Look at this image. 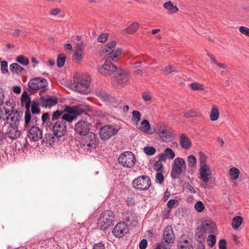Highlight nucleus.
Wrapping results in <instances>:
<instances>
[{
	"label": "nucleus",
	"instance_id": "f257e3e1",
	"mask_svg": "<svg viewBox=\"0 0 249 249\" xmlns=\"http://www.w3.org/2000/svg\"><path fill=\"white\" fill-rule=\"evenodd\" d=\"M88 108L89 106L83 104L72 107L66 106L64 111L66 113L63 114L61 120H63L65 122L67 121L70 123L73 120H75L77 116L81 114H84L86 116V119H87V118H90V116L85 112V111L88 110Z\"/></svg>",
	"mask_w": 249,
	"mask_h": 249
},
{
	"label": "nucleus",
	"instance_id": "f03ea898",
	"mask_svg": "<svg viewBox=\"0 0 249 249\" xmlns=\"http://www.w3.org/2000/svg\"><path fill=\"white\" fill-rule=\"evenodd\" d=\"M90 81L91 78L88 75L76 74L73 77V82L71 86L77 92L88 94L90 92L89 86Z\"/></svg>",
	"mask_w": 249,
	"mask_h": 249
},
{
	"label": "nucleus",
	"instance_id": "7ed1b4c3",
	"mask_svg": "<svg viewBox=\"0 0 249 249\" xmlns=\"http://www.w3.org/2000/svg\"><path fill=\"white\" fill-rule=\"evenodd\" d=\"M28 91L31 94H34L37 90H40V95H41L47 90L48 82L46 79L41 77H37L31 79L28 84Z\"/></svg>",
	"mask_w": 249,
	"mask_h": 249
},
{
	"label": "nucleus",
	"instance_id": "20e7f679",
	"mask_svg": "<svg viewBox=\"0 0 249 249\" xmlns=\"http://www.w3.org/2000/svg\"><path fill=\"white\" fill-rule=\"evenodd\" d=\"M114 214L110 210L104 211L100 215L98 220V225L102 231H105L113 225Z\"/></svg>",
	"mask_w": 249,
	"mask_h": 249
},
{
	"label": "nucleus",
	"instance_id": "39448f33",
	"mask_svg": "<svg viewBox=\"0 0 249 249\" xmlns=\"http://www.w3.org/2000/svg\"><path fill=\"white\" fill-rule=\"evenodd\" d=\"M99 140L97 135L92 132H89L83 136L81 144L84 149L93 151L98 145Z\"/></svg>",
	"mask_w": 249,
	"mask_h": 249
},
{
	"label": "nucleus",
	"instance_id": "423d86ee",
	"mask_svg": "<svg viewBox=\"0 0 249 249\" xmlns=\"http://www.w3.org/2000/svg\"><path fill=\"white\" fill-rule=\"evenodd\" d=\"M116 44L115 41H111L102 47V52L106 53L107 58L111 59L113 62H116L117 58L122 53V50L120 48L114 50Z\"/></svg>",
	"mask_w": 249,
	"mask_h": 249
},
{
	"label": "nucleus",
	"instance_id": "0eeeda50",
	"mask_svg": "<svg viewBox=\"0 0 249 249\" xmlns=\"http://www.w3.org/2000/svg\"><path fill=\"white\" fill-rule=\"evenodd\" d=\"M129 78L128 72L119 67L114 74V85L118 88H123L128 83Z\"/></svg>",
	"mask_w": 249,
	"mask_h": 249
},
{
	"label": "nucleus",
	"instance_id": "6e6552de",
	"mask_svg": "<svg viewBox=\"0 0 249 249\" xmlns=\"http://www.w3.org/2000/svg\"><path fill=\"white\" fill-rule=\"evenodd\" d=\"M132 185L137 190L146 191L151 186V180L148 176H140L132 181Z\"/></svg>",
	"mask_w": 249,
	"mask_h": 249
},
{
	"label": "nucleus",
	"instance_id": "1a4fd4ad",
	"mask_svg": "<svg viewBox=\"0 0 249 249\" xmlns=\"http://www.w3.org/2000/svg\"><path fill=\"white\" fill-rule=\"evenodd\" d=\"M186 168L185 160L181 158H176L173 161L171 176L172 178L176 179L180 174L185 171Z\"/></svg>",
	"mask_w": 249,
	"mask_h": 249
},
{
	"label": "nucleus",
	"instance_id": "9d476101",
	"mask_svg": "<svg viewBox=\"0 0 249 249\" xmlns=\"http://www.w3.org/2000/svg\"><path fill=\"white\" fill-rule=\"evenodd\" d=\"M118 161L119 164L124 167L130 168L136 163V158L134 154L130 151H125L120 154Z\"/></svg>",
	"mask_w": 249,
	"mask_h": 249
},
{
	"label": "nucleus",
	"instance_id": "9b49d317",
	"mask_svg": "<svg viewBox=\"0 0 249 249\" xmlns=\"http://www.w3.org/2000/svg\"><path fill=\"white\" fill-rule=\"evenodd\" d=\"M156 133L164 142H171L174 139L170 130L162 123H160L157 125Z\"/></svg>",
	"mask_w": 249,
	"mask_h": 249
},
{
	"label": "nucleus",
	"instance_id": "f8f14e48",
	"mask_svg": "<svg viewBox=\"0 0 249 249\" xmlns=\"http://www.w3.org/2000/svg\"><path fill=\"white\" fill-rule=\"evenodd\" d=\"M110 59H107L105 61L104 64L98 68L100 73L105 76L110 75L112 74H115L118 69L117 66L112 64Z\"/></svg>",
	"mask_w": 249,
	"mask_h": 249
},
{
	"label": "nucleus",
	"instance_id": "ddd939ff",
	"mask_svg": "<svg viewBox=\"0 0 249 249\" xmlns=\"http://www.w3.org/2000/svg\"><path fill=\"white\" fill-rule=\"evenodd\" d=\"M199 172L200 176L198 178L201 179L203 183L202 186L206 188L208 187L207 183L212 175L211 168L208 164L200 165Z\"/></svg>",
	"mask_w": 249,
	"mask_h": 249
},
{
	"label": "nucleus",
	"instance_id": "4468645a",
	"mask_svg": "<svg viewBox=\"0 0 249 249\" xmlns=\"http://www.w3.org/2000/svg\"><path fill=\"white\" fill-rule=\"evenodd\" d=\"M118 130L111 125H105L100 129L99 135L102 140H107L114 136L118 132Z\"/></svg>",
	"mask_w": 249,
	"mask_h": 249
},
{
	"label": "nucleus",
	"instance_id": "2eb2a0df",
	"mask_svg": "<svg viewBox=\"0 0 249 249\" xmlns=\"http://www.w3.org/2000/svg\"><path fill=\"white\" fill-rule=\"evenodd\" d=\"M90 126V123L81 119L75 124L74 131L77 134L83 136L89 133Z\"/></svg>",
	"mask_w": 249,
	"mask_h": 249
},
{
	"label": "nucleus",
	"instance_id": "dca6fc26",
	"mask_svg": "<svg viewBox=\"0 0 249 249\" xmlns=\"http://www.w3.org/2000/svg\"><path fill=\"white\" fill-rule=\"evenodd\" d=\"M14 106L11 107V109L9 110L6 107H4L5 114L8 115L5 120H8L10 119L11 121L13 122L12 124H15L18 125L19 122L21 119L22 112L18 111L17 110L14 109Z\"/></svg>",
	"mask_w": 249,
	"mask_h": 249
},
{
	"label": "nucleus",
	"instance_id": "f3484780",
	"mask_svg": "<svg viewBox=\"0 0 249 249\" xmlns=\"http://www.w3.org/2000/svg\"><path fill=\"white\" fill-rule=\"evenodd\" d=\"M129 231L127 224L124 222L117 223L112 230L113 235L118 238L124 236Z\"/></svg>",
	"mask_w": 249,
	"mask_h": 249
},
{
	"label": "nucleus",
	"instance_id": "a211bd4d",
	"mask_svg": "<svg viewBox=\"0 0 249 249\" xmlns=\"http://www.w3.org/2000/svg\"><path fill=\"white\" fill-rule=\"evenodd\" d=\"M53 135L57 138H61L66 133V123L63 120L57 121L52 128Z\"/></svg>",
	"mask_w": 249,
	"mask_h": 249
},
{
	"label": "nucleus",
	"instance_id": "6ab92c4d",
	"mask_svg": "<svg viewBox=\"0 0 249 249\" xmlns=\"http://www.w3.org/2000/svg\"><path fill=\"white\" fill-rule=\"evenodd\" d=\"M39 101H40V106L41 107L50 108L58 103V98L55 97H52L50 95H47L41 96L39 98Z\"/></svg>",
	"mask_w": 249,
	"mask_h": 249
},
{
	"label": "nucleus",
	"instance_id": "aec40b11",
	"mask_svg": "<svg viewBox=\"0 0 249 249\" xmlns=\"http://www.w3.org/2000/svg\"><path fill=\"white\" fill-rule=\"evenodd\" d=\"M42 131L38 126H33L29 130L28 137L34 142L40 140L42 138Z\"/></svg>",
	"mask_w": 249,
	"mask_h": 249
},
{
	"label": "nucleus",
	"instance_id": "412c9836",
	"mask_svg": "<svg viewBox=\"0 0 249 249\" xmlns=\"http://www.w3.org/2000/svg\"><path fill=\"white\" fill-rule=\"evenodd\" d=\"M18 126L15 124H10L8 127L7 136L12 141L17 140L21 135L20 131L18 130Z\"/></svg>",
	"mask_w": 249,
	"mask_h": 249
},
{
	"label": "nucleus",
	"instance_id": "4be33fe9",
	"mask_svg": "<svg viewBox=\"0 0 249 249\" xmlns=\"http://www.w3.org/2000/svg\"><path fill=\"white\" fill-rule=\"evenodd\" d=\"M163 240L167 243H172L174 240V234L171 226H168L164 229L163 233Z\"/></svg>",
	"mask_w": 249,
	"mask_h": 249
},
{
	"label": "nucleus",
	"instance_id": "5701e85b",
	"mask_svg": "<svg viewBox=\"0 0 249 249\" xmlns=\"http://www.w3.org/2000/svg\"><path fill=\"white\" fill-rule=\"evenodd\" d=\"M123 215L124 219L131 224L135 225L137 223L135 214L133 210L124 212Z\"/></svg>",
	"mask_w": 249,
	"mask_h": 249
},
{
	"label": "nucleus",
	"instance_id": "b1692460",
	"mask_svg": "<svg viewBox=\"0 0 249 249\" xmlns=\"http://www.w3.org/2000/svg\"><path fill=\"white\" fill-rule=\"evenodd\" d=\"M97 95L101 100L107 102H116V99L111 94H108L104 91H99L97 92Z\"/></svg>",
	"mask_w": 249,
	"mask_h": 249
},
{
	"label": "nucleus",
	"instance_id": "393cba45",
	"mask_svg": "<svg viewBox=\"0 0 249 249\" xmlns=\"http://www.w3.org/2000/svg\"><path fill=\"white\" fill-rule=\"evenodd\" d=\"M179 143L183 149H189L192 146V142L188 137L185 134L180 136Z\"/></svg>",
	"mask_w": 249,
	"mask_h": 249
},
{
	"label": "nucleus",
	"instance_id": "a878e982",
	"mask_svg": "<svg viewBox=\"0 0 249 249\" xmlns=\"http://www.w3.org/2000/svg\"><path fill=\"white\" fill-rule=\"evenodd\" d=\"M201 225L208 233H213L216 229L214 223L210 220L201 221Z\"/></svg>",
	"mask_w": 249,
	"mask_h": 249
},
{
	"label": "nucleus",
	"instance_id": "bb28decb",
	"mask_svg": "<svg viewBox=\"0 0 249 249\" xmlns=\"http://www.w3.org/2000/svg\"><path fill=\"white\" fill-rule=\"evenodd\" d=\"M196 239L198 241H202L204 240L206 236V234L208 233L204 228L200 224L196 229Z\"/></svg>",
	"mask_w": 249,
	"mask_h": 249
},
{
	"label": "nucleus",
	"instance_id": "cd10ccee",
	"mask_svg": "<svg viewBox=\"0 0 249 249\" xmlns=\"http://www.w3.org/2000/svg\"><path fill=\"white\" fill-rule=\"evenodd\" d=\"M140 24L137 22H133L127 28L122 31L123 34L127 33L128 34H134L139 28Z\"/></svg>",
	"mask_w": 249,
	"mask_h": 249
},
{
	"label": "nucleus",
	"instance_id": "c85d7f7f",
	"mask_svg": "<svg viewBox=\"0 0 249 249\" xmlns=\"http://www.w3.org/2000/svg\"><path fill=\"white\" fill-rule=\"evenodd\" d=\"M31 98L28 95V93L24 91L21 97V103L22 107L24 106L26 110L30 109L31 106Z\"/></svg>",
	"mask_w": 249,
	"mask_h": 249
},
{
	"label": "nucleus",
	"instance_id": "c756f323",
	"mask_svg": "<svg viewBox=\"0 0 249 249\" xmlns=\"http://www.w3.org/2000/svg\"><path fill=\"white\" fill-rule=\"evenodd\" d=\"M178 249H194V248L189 240L181 238L178 245Z\"/></svg>",
	"mask_w": 249,
	"mask_h": 249
},
{
	"label": "nucleus",
	"instance_id": "7c9ffc66",
	"mask_svg": "<svg viewBox=\"0 0 249 249\" xmlns=\"http://www.w3.org/2000/svg\"><path fill=\"white\" fill-rule=\"evenodd\" d=\"M163 7L168 11V13L173 14L178 11L177 6L174 5L170 1L165 2L163 4Z\"/></svg>",
	"mask_w": 249,
	"mask_h": 249
},
{
	"label": "nucleus",
	"instance_id": "2f4dec72",
	"mask_svg": "<svg viewBox=\"0 0 249 249\" xmlns=\"http://www.w3.org/2000/svg\"><path fill=\"white\" fill-rule=\"evenodd\" d=\"M188 169L191 171L194 170L196 164V159L194 155H189L188 157Z\"/></svg>",
	"mask_w": 249,
	"mask_h": 249
},
{
	"label": "nucleus",
	"instance_id": "473e14b6",
	"mask_svg": "<svg viewBox=\"0 0 249 249\" xmlns=\"http://www.w3.org/2000/svg\"><path fill=\"white\" fill-rule=\"evenodd\" d=\"M219 117L218 108L215 106H213L210 113V118L211 121H215L218 120Z\"/></svg>",
	"mask_w": 249,
	"mask_h": 249
},
{
	"label": "nucleus",
	"instance_id": "72a5a7b5",
	"mask_svg": "<svg viewBox=\"0 0 249 249\" xmlns=\"http://www.w3.org/2000/svg\"><path fill=\"white\" fill-rule=\"evenodd\" d=\"M139 129L142 132L147 133L150 129V125L149 122L146 120H143Z\"/></svg>",
	"mask_w": 249,
	"mask_h": 249
},
{
	"label": "nucleus",
	"instance_id": "f704fd0d",
	"mask_svg": "<svg viewBox=\"0 0 249 249\" xmlns=\"http://www.w3.org/2000/svg\"><path fill=\"white\" fill-rule=\"evenodd\" d=\"M207 54L208 56L209 57V58H210L211 63L212 64H215L216 65H217L218 67H219V68H220L221 69H226V67H227L226 65L224 64L219 63L216 60V58L213 56V54H211L209 52H207Z\"/></svg>",
	"mask_w": 249,
	"mask_h": 249
},
{
	"label": "nucleus",
	"instance_id": "c9c22d12",
	"mask_svg": "<svg viewBox=\"0 0 249 249\" xmlns=\"http://www.w3.org/2000/svg\"><path fill=\"white\" fill-rule=\"evenodd\" d=\"M243 218L240 216H236L232 219V226L234 229H238L242 224Z\"/></svg>",
	"mask_w": 249,
	"mask_h": 249
},
{
	"label": "nucleus",
	"instance_id": "e433bc0d",
	"mask_svg": "<svg viewBox=\"0 0 249 249\" xmlns=\"http://www.w3.org/2000/svg\"><path fill=\"white\" fill-rule=\"evenodd\" d=\"M40 106V101H34L31 105V111L33 114H37L40 113V110L38 108V106Z\"/></svg>",
	"mask_w": 249,
	"mask_h": 249
},
{
	"label": "nucleus",
	"instance_id": "4c0bfd02",
	"mask_svg": "<svg viewBox=\"0 0 249 249\" xmlns=\"http://www.w3.org/2000/svg\"><path fill=\"white\" fill-rule=\"evenodd\" d=\"M10 70L13 73H18L21 72L22 71H24V69L18 64L13 63L10 66Z\"/></svg>",
	"mask_w": 249,
	"mask_h": 249
},
{
	"label": "nucleus",
	"instance_id": "58836bf2",
	"mask_svg": "<svg viewBox=\"0 0 249 249\" xmlns=\"http://www.w3.org/2000/svg\"><path fill=\"white\" fill-rule=\"evenodd\" d=\"M229 174L231 176V179L235 180L237 179L239 177V171L237 168L232 167L230 170Z\"/></svg>",
	"mask_w": 249,
	"mask_h": 249
},
{
	"label": "nucleus",
	"instance_id": "ea45409f",
	"mask_svg": "<svg viewBox=\"0 0 249 249\" xmlns=\"http://www.w3.org/2000/svg\"><path fill=\"white\" fill-rule=\"evenodd\" d=\"M72 58L73 60H74L76 63H79L83 58V53L74 52Z\"/></svg>",
	"mask_w": 249,
	"mask_h": 249
},
{
	"label": "nucleus",
	"instance_id": "a19ab883",
	"mask_svg": "<svg viewBox=\"0 0 249 249\" xmlns=\"http://www.w3.org/2000/svg\"><path fill=\"white\" fill-rule=\"evenodd\" d=\"M207 241L208 242V245L210 248H212L213 247V246L215 245V244L216 243V237L214 235L210 234L208 236Z\"/></svg>",
	"mask_w": 249,
	"mask_h": 249
},
{
	"label": "nucleus",
	"instance_id": "79ce46f5",
	"mask_svg": "<svg viewBox=\"0 0 249 249\" xmlns=\"http://www.w3.org/2000/svg\"><path fill=\"white\" fill-rule=\"evenodd\" d=\"M66 60V57L63 54H60L58 55V58L57 59V66L59 68L62 67Z\"/></svg>",
	"mask_w": 249,
	"mask_h": 249
},
{
	"label": "nucleus",
	"instance_id": "37998d69",
	"mask_svg": "<svg viewBox=\"0 0 249 249\" xmlns=\"http://www.w3.org/2000/svg\"><path fill=\"white\" fill-rule=\"evenodd\" d=\"M16 60L18 63L24 66L27 65L29 63V60L23 55L18 56Z\"/></svg>",
	"mask_w": 249,
	"mask_h": 249
},
{
	"label": "nucleus",
	"instance_id": "c03bdc74",
	"mask_svg": "<svg viewBox=\"0 0 249 249\" xmlns=\"http://www.w3.org/2000/svg\"><path fill=\"white\" fill-rule=\"evenodd\" d=\"M190 87L194 90H203L204 86L200 83L195 82L190 84Z\"/></svg>",
	"mask_w": 249,
	"mask_h": 249
},
{
	"label": "nucleus",
	"instance_id": "a18cd8bd",
	"mask_svg": "<svg viewBox=\"0 0 249 249\" xmlns=\"http://www.w3.org/2000/svg\"><path fill=\"white\" fill-rule=\"evenodd\" d=\"M164 153L165 154V156H166L167 159H173L175 157V154L174 151L170 148H167L165 149Z\"/></svg>",
	"mask_w": 249,
	"mask_h": 249
},
{
	"label": "nucleus",
	"instance_id": "49530a36",
	"mask_svg": "<svg viewBox=\"0 0 249 249\" xmlns=\"http://www.w3.org/2000/svg\"><path fill=\"white\" fill-rule=\"evenodd\" d=\"M143 151L145 154L151 156L155 153L156 150L152 146H145L143 149Z\"/></svg>",
	"mask_w": 249,
	"mask_h": 249
},
{
	"label": "nucleus",
	"instance_id": "de8ad7c7",
	"mask_svg": "<svg viewBox=\"0 0 249 249\" xmlns=\"http://www.w3.org/2000/svg\"><path fill=\"white\" fill-rule=\"evenodd\" d=\"M63 112L62 111L57 110L53 112L51 118L52 121L57 120L61 116L63 115Z\"/></svg>",
	"mask_w": 249,
	"mask_h": 249
},
{
	"label": "nucleus",
	"instance_id": "09e8293b",
	"mask_svg": "<svg viewBox=\"0 0 249 249\" xmlns=\"http://www.w3.org/2000/svg\"><path fill=\"white\" fill-rule=\"evenodd\" d=\"M154 169L158 172H163L162 164L160 160L156 161L154 163Z\"/></svg>",
	"mask_w": 249,
	"mask_h": 249
},
{
	"label": "nucleus",
	"instance_id": "8fccbe9b",
	"mask_svg": "<svg viewBox=\"0 0 249 249\" xmlns=\"http://www.w3.org/2000/svg\"><path fill=\"white\" fill-rule=\"evenodd\" d=\"M195 208L197 212H201L204 209L205 206L201 201H198L196 203Z\"/></svg>",
	"mask_w": 249,
	"mask_h": 249
},
{
	"label": "nucleus",
	"instance_id": "3c124183",
	"mask_svg": "<svg viewBox=\"0 0 249 249\" xmlns=\"http://www.w3.org/2000/svg\"><path fill=\"white\" fill-rule=\"evenodd\" d=\"M196 116V112L193 109H191V110L186 111L184 113V115H183V116L186 118L194 117Z\"/></svg>",
	"mask_w": 249,
	"mask_h": 249
},
{
	"label": "nucleus",
	"instance_id": "603ef678",
	"mask_svg": "<svg viewBox=\"0 0 249 249\" xmlns=\"http://www.w3.org/2000/svg\"><path fill=\"white\" fill-rule=\"evenodd\" d=\"M31 120V114L30 109L26 110L25 112V124L26 126L30 123Z\"/></svg>",
	"mask_w": 249,
	"mask_h": 249
},
{
	"label": "nucleus",
	"instance_id": "864d4df0",
	"mask_svg": "<svg viewBox=\"0 0 249 249\" xmlns=\"http://www.w3.org/2000/svg\"><path fill=\"white\" fill-rule=\"evenodd\" d=\"M155 178L156 182L161 184L164 180V177L161 172H158V173L156 175Z\"/></svg>",
	"mask_w": 249,
	"mask_h": 249
},
{
	"label": "nucleus",
	"instance_id": "5fc2aeb1",
	"mask_svg": "<svg viewBox=\"0 0 249 249\" xmlns=\"http://www.w3.org/2000/svg\"><path fill=\"white\" fill-rule=\"evenodd\" d=\"M132 118L136 121V122H138L141 119V113L139 111L134 110L132 112Z\"/></svg>",
	"mask_w": 249,
	"mask_h": 249
},
{
	"label": "nucleus",
	"instance_id": "6e6d98bb",
	"mask_svg": "<svg viewBox=\"0 0 249 249\" xmlns=\"http://www.w3.org/2000/svg\"><path fill=\"white\" fill-rule=\"evenodd\" d=\"M84 43L81 41L77 44L76 47H74V52H78L83 53L84 51Z\"/></svg>",
	"mask_w": 249,
	"mask_h": 249
},
{
	"label": "nucleus",
	"instance_id": "4d7b16f0",
	"mask_svg": "<svg viewBox=\"0 0 249 249\" xmlns=\"http://www.w3.org/2000/svg\"><path fill=\"white\" fill-rule=\"evenodd\" d=\"M163 71L166 75H168L173 72L176 71V70L175 68L173 67L171 65H168L165 67Z\"/></svg>",
	"mask_w": 249,
	"mask_h": 249
},
{
	"label": "nucleus",
	"instance_id": "13d9d810",
	"mask_svg": "<svg viewBox=\"0 0 249 249\" xmlns=\"http://www.w3.org/2000/svg\"><path fill=\"white\" fill-rule=\"evenodd\" d=\"M1 71L2 73L8 72V63L6 61L1 62Z\"/></svg>",
	"mask_w": 249,
	"mask_h": 249
},
{
	"label": "nucleus",
	"instance_id": "bf43d9fd",
	"mask_svg": "<svg viewBox=\"0 0 249 249\" xmlns=\"http://www.w3.org/2000/svg\"><path fill=\"white\" fill-rule=\"evenodd\" d=\"M239 30L240 32L248 36H249V28L245 26H240Z\"/></svg>",
	"mask_w": 249,
	"mask_h": 249
},
{
	"label": "nucleus",
	"instance_id": "052dcab7",
	"mask_svg": "<svg viewBox=\"0 0 249 249\" xmlns=\"http://www.w3.org/2000/svg\"><path fill=\"white\" fill-rule=\"evenodd\" d=\"M108 35L107 34H101L97 38V41L99 42H104L107 40Z\"/></svg>",
	"mask_w": 249,
	"mask_h": 249
},
{
	"label": "nucleus",
	"instance_id": "680f3d73",
	"mask_svg": "<svg viewBox=\"0 0 249 249\" xmlns=\"http://www.w3.org/2000/svg\"><path fill=\"white\" fill-rule=\"evenodd\" d=\"M54 135L53 134H46L45 135V137L46 139V142H54V140L55 139Z\"/></svg>",
	"mask_w": 249,
	"mask_h": 249
},
{
	"label": "nucleus",
	"instance_id": "e2e57ef3",
	"mask_svg": "<svg viewBox=\"0 0 249 249\" xmlns=\"http://www.w3.org/2000/svg\"><path fill=\"white\" fill-rule=\"evenodd\" d=\"M54 135L53 134H46L45 135V137L46 139V142H54V140L55 139Z\"/></svg>",
	"mask_w": 249,
	"mask_h": 249
},
{
	"label": "nucleus",
	"instance_id": "0e129e2a",
	"mask_svg": "<svg viewBox=\"0 0 249 249\" xmlns=\"http://www.w3.org/2000/svg\"><path fill=\"white\" fill-rule=\"evenodd\" d=\"M176 203H177V205H178V201L177 200L172 199L168 201L167 204V206L169 208L172 209L173 208L174 206Z\"/></svg>",
	"mask_w": 249,
	"mask_h": 249
},
{
	"label": "nucleus",
	"instance_id": "69168bd1",
	"mask_svg": "<svg viewBox=\"0 0 249 249\" xmlns=\"http://www.w3.org/2000/svg\"><path fill=\"white\" fill-rule=\"evenodd\" d=\"M125 202L128 206H132L135 204V199L130 197H127Z\"/></svg>",
	"mask_w": 249,
	"mask_h": 249
},
{
	"label": "nucleus",
	"instance_id": "338daca9",
	"mask_svg": "<svg viewBox=\"0 0 249 249\" xmlns=\"http://www.w3.org/2000/svg\"><path fill=\"white\" fill-rule=\"evenodd\" d=\"M41 118L43 124L47 123L50 121V115L48 112L43 113L42 115Z\"/></svg>",
	"mask_w": 249,
	"mask_h": 249
},
{
	"label": "nucleus",
	"instance_id": "774afa93",
	"mask_svg": "<svg viewBox=\"0 0 249 249\" xmlns=\"http://www.w3.org/2000/svg\"><path fill=\"white\" fill-rule=\"evenodd\" d=\"M219 249H226V241L225 239H221L218 243Z\"/></svg>",
	"mask_w": 249,
	"mask_h": 249
}]
</instances>
